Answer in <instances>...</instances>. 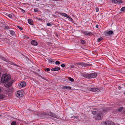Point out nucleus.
I'll return each instance as SVG.
<instances>
[{
    "instance_id": "26",
    "label": "nucleus",
    "mask_w": 125,
    "mask_h": 125,
    "mask_svg": "<svg viewBox=\"0 0 125 125\" xmlns=\"http://www.w3.org/2000/svg\"><path fill=\"white\" fill-rule=\"evenodd\" d=\"M16 124L15 121H13L11 123V125H16Z\"/></svg>"
},
{
    "instance_id": "44",
    "label": "nucleus",
    "mask_w": 125,
    "mask_h": 125,
    "mask_svg": "<svg viewBox=\"0 0 125 125\" xmlns=\"http://www.w3.org/2000/svg\"><path fill=\"white\" fill-rule=\"evenodd\" d=\"M96 12H98L99 11V9L97 7L96 8Z\"/></svg>"
},
{
    "instance_id": "29",
    "label": "nucleus",
    "mask_w": 125,
    "mask_h": 125,
    "mask_svg": "<svg viewBox=\"0 0 125 125\" xmlns=\"http://www.w3.org/2000/svg\"><path fill=\"white\" fill-rule=\"evenodd\" d=\"M121 11H124L125 10V7H123L121 9Z\"/></svg>"
},
{
    "instance_id": "34",
    "label": "nucleus",
    "mask_w": 125,
    "mask_h": 125,
    "mask_svg": "<svg viewBox=\"0 0 125 125\" xmlns=\"http://www.w3.org/2000/svg\"><path fill=\"white\" fill-rule=\"evenodd\" d=\"M17 27L21 30H22L23 29V28L22 27H21L20 26H17Z\"/></svg>"
},
{
    "instance_id": "38",
    "label": "nucleus",
    "mask_w": 125,
    "mask_h": 125,
    "mask_svg": "<svg viewBox=\"0 0 125 125\" xmlns=\"http://www.w3.org/2000/svg\"><path fill=\"white\" fill-rule=\"evenodd\" d=\"M45 70L47 72L49 71L50 70V69L48 68L45 69Z\"/></svg>"
},
{
    "instance_id": "40",
    "label": "nucleus",
    "mask_w": 125,
    "mask_h": 125,
    "mask_svg": "<svg viewBox=\"0 0 125 125\" xmlns=\"http://www.w3.org/2000/svg\"><path fill=\"white\" fill-rule=\"evenodd\" d=\"M20 10L22 11V12L24 13H25V11L24 10H23L21 8L20 9Z\"/></svg>"
},
{
    "instance_id": "18",
    "label": "nucleus",
    "mask_w": 125,
    "mask_h": 125,
    "mask_svg": "<svg viewBox=\"0 0 125 125\" xmlns=\"http://www.w3.org/2000/svg\"><path fill=\"white\" fill-rule=\"evenodd\" d=\"M94 110L92 112V113L93 114L95 115L98 112L97 110L95 108H94Z\"/></svg>"
},
{
    "instance_id": "7",
    "label": "nucleus",
    "mask_w": 125,
    "mask_h": 125,
    "mask_svg": "<svg viewBox=\"0 0 125 125\" xmlns=\"http://www.w3.org/2000/svg\"><path fill=\"white\" fill-rule=\"evenodd\" d=\"M78 64L79 65L84 66V67H86L87 66H90L91 65H92L91 64H88L87 63H83V62H81L80 63H78Z\"/></svg>"
},
{
    "instance_id": "19",
    "label": "nucleus",
    "mask_w": 125,
    "mask_h": 125,
    "mask_svg": "<svg viewBox=\"0 0 125 125\" xmlns=\"http://www.w3.org/2000/svg\"><path fill=\"white\" fill-rule=\"evenodd\" d=\"M81 42L82 44H86V42L85 41L83 40H81Z\"/></svg>"
},
{
    "instance_id": "12",
    "label": "nucleus",
    "mask_w": 125,
    "mask_h": 125,
    "mask_svg": "<svg viewBox=\"0 0 125 125\" xmlns=\"http://www.w3.org/2000/svg\"><path fill=\"white\" fill-rule=\"evenodd\" d=\"M60 68L59 67H55L51 69V71H57L60 70Z\"/></svg>"
},
{
    "instance_id": "6",
    "label": "nucleus",
    "mask_w": 125,
    "mask_h": 125,
    "mask_svg": "<svg viewBox=\"0 0 125 125\" xmlns=\"http://www.w3.org/2000/svg\"><path fill=\"white\" fill-rule=\"evenodd\" d=\"M88 89L89 90L93 92H95L99 90V89L98 88H94L90 87H88Z\"/></svg>"
},
{
    "instance_id": "53",
    "label": "nucleus",
    "mask_w": 125,
    "mask_h": 125,
    "mask_svg": "<svg viewBox=\"0 0 125 125\" xmlns=\"http://www.w3.org/2000/svg\"><path fill=\"white\" fill-rule=\"evenodd\" d=\"M1 116V115H0V116Z\"/></svg>"
},
{
    "instance_id": "28",
    "label": "nucleus",
    "mask_w": 125,
    "mask_h": 125,
    "mask_svg": "<svg viewBox=\"0 0 125 125\" xmlns=\"http://www.w3.org/2000/svg\"><path fill=\"white\" fill-rule=\"evenodd\" d=\"M68 18H69L70 20V21H71L72 22H73L74 21L73 20V19L71 18L69 16L68 17Z\"/></svg>"
},
{
    "instance_id": "9",
    "label": "nucleus",
    "mask_w": 125,
    "mask_h": 125,
    "mask_svg": "<svg viewBox=\"0 0 125 125\" xmlns=\"http://www.w3.org/2000/svg\"><path fill=\"white\" fill-rule=\"evenodd\" d=\"M31 43L32 45L34 46H37L38 44L37 42L35 40H32L31 41Z\"/></svg>"
},
{
    "instance_id": "39",
    "label": "nucleus",
    "mask_w": 125,
    "mask_h": 125,
    "mask_svg": "<svg viewBox=\"0 0 125 125\" xmlns=\"http://www.w3.org/2000/svg\"><path fill=\"white\" fill-rule=\"evenodd\" d=\"M47 25L48 26H51L52 25V24L50 23H47Z\"/></svg>"
},
{
    "instance_id": "5",
    "label": "nucleus",
    "mask_w": 125,
    "mask_h": 125,
    "mask_svg": "<svg viewBox=\"0 0 125 125\" xmlns=\"http://www.w3.org/2000/svg\"><path fill=\"white\" fill-rule=\"evenodd\" d=\"M13 82V81H10V82H7V83L4 84V86L7 87H11Z\"/></svg>"
},
{
    "instance_id": "49",
    "label": "nucleus",
    "mask_w": 125,
    "mask_h": 125,
    "mask_svg": "<svg viewBox=\"0 0 125 125\" xmlns=\"http://www.w3.org/2000/svg\"><path fill=\"white\" fill-rule=\"evenodd\" d=\"M71 87L70 86H68L67 89H71Z\"/></svg>"
},
{
    "instance_id": "48",
    "label": "nucleus",
    "mask_w": 125,
    "mask_h": 125,
    "mask_svg": "<svg viewBox=\"0 0 125 125\" xmlns=\"http://www.w3.org/2000/svg\"><path fill=\"white\" fill-rule=\"evenodd\" d=\"M95 27L96 28H98V25H96L95 26Z\"/></svg>"
},
{
    "instance_id": "43",
    "label": "nucleus",
    "mask_w": 125,
    "mask_h": 125,
    "mask_svg": "<svg viewBox=\"0 0 125 125\" xmlns=\"http://www.w3.org/2000/svg\"><path fill=\"white\" fill-rule=\"evenodd\" d=\"M70 66V68H73L74 67V66L73 65H71Z\"/></svg>"
},
{
    "instance_id": "30",
    "label": "nucleus",
    "mask_w": 125,
    "mask_h": 125,
    "mask_svg": "<svg viewBox=\"0 0 125 125\" xmlns=\"http://www.w3.org/2000/svg\"><path fill=\"white\" fill-rule=\"evenodd\" d=\"M54 59H50L49 60V61L50 62L52 63L54 62Z\"/></svg>"
},
{
    "instance_id": "52",
    "label": "nucleus",
    "mask_w": 125,
    "mask_h": 125,
    "mask_svg": "<svg viewBox=\"0 0 125 125\" xmlns=\"http://www.w3.org/2000/svg\"><path fill=\"white\" fill-rule=\"evenodd\" d=\"M118 88L119 89V90H120L121 89V87H120V86H119L118 87Z\"/></svg>"
},
{
    "instance_id": "35",
    "label": "nucleus",
    "mask_w": 125,
    "mask_h": 125,
    "mask_svg": "<svg viewBox=\"0 0 125 125\" xmlns=\"http://www.w3.org/2000/svg\"><path fill=\"white\" fill-rule=\"evenodd\" d=\"M61 66L62 67L64 68L65 67V65L64 64H62L61 65Z\"/></svg>"
},
{
    "instance_id": "22",
    "label": "nucleus",
    "mask_w": 125,
    "mask_h": 125,
    "mask_svg": "<svg viewBox=\"0 0 125 125\" xmlns=\"http://www.w3.org/2000/svg\"><path fill=\"white\" fill-rule=\"evenodd\" d=\"M5 95L0 93V99H2L5 97Z\"/></svg>"
},
{
    "instance_id": "21",
    "label": "nucleus",
    "mask_w": 125,
    "mask_h": 125,
    "mask_svg": "<svg viewBox=\"0 0 125 125\" xmlns=\"http://www.w3.org/2000/svg\"><path fill=\"white\" fill-rule=\"evenodd\" d=\"M10 34L11 35L13 36L15 32L13 31L10 30Z\"/></svg>"
},
{
    "instance_id": "36",
    "label": "nucleus",
    "mask_w": 125,
    "mask_h": 125,
    "mask_svg": "<svg viewBox=\"0 0 125 125\" xmlns=\"http://www.w3.org/2000/svg\"><path fill=\"white\" fill-rule=\"evenodd\" d=\"M0 58L2 60H3L4 61V59H5V58L1 56L0 57Z\"/></svg>"
},
{
    "instance_id": "25",
    "label": "nucleus",
    "mask_w": 125,
    "mask_h": 125,
    "mask_svg": "<svg viewBox=\"0 0 125 125\" xmlns=\"http://www.w3.org/2000/svg\"><path fill=\"white\" fill-rule=\"evenodd\" d=\"M3 28L5 30L8 29L10 28L9 26H5V25L4 27Z\"/></svg>"
},
{
    "instance_id": "37",
    "label": "nucleus",
    "mask_w": 125,
    "mask_h": 125,
    "mask_svg": "<svg viewBox=\"0 0 125 125\" xmlns=\"http://www.w3.org/2000/svg\"><path fill=\"white\" fill-rule=\"evenodd\" d=\"M4 61L6 62H9V60L6 58H5Z\"/></svg>"
},
{
    "instance_id": "1",
    "label": "nucleus",
    "mask_w": 125,
    "mask_h": 125,
    "mask_svg": "<svg viewBox=\"0 0 125 125\" xmlns=\"http://www.w3.org/2000/svg\"><path fill=\"white\" fill-rule=\"evenodd\" d=\"M11 78L10 76L9 75L7 74H3L2 76L1 81L2 83L8 82Z\"/></svg>"
},
{
    "instance_id": "24",
    "label": "nucleus",
    "mask_w": 125,
    "mask_h": 125,
    "mask_svg": "<svg viewBox=\"0 0 125 125\" xmlns=\"http://www.w3.org/2000/svg\"><path fill=\"white\" fill-rule=\"evenodd\" d=\"M8 62L9 64H12L13 65H15V66H16V64H15L14 63H13L12 62H11L10 61H9V62Z\"/></svg>"
},
{
    "instance_id": "10",
    "label": "nucleus",
    "mask_w": 125,
    "mask_h": 125,
    "mask_svg": "<svg viewBox=\"0 0 125 125\" xmlns=\"http://www.w3.org/2000/svg\"><path fill=\"white\" fill-rule=\"evenodd\" d=\"M49 115L54 118H57L58 117V116L56 115L54 113H51L49 114Z\"/></svg>"
},
{
    "instance_id": "8",
    "label": "nucleus",
    "mask_w": 125,
    "mask_h": 125,
    "mask_svg": "<svg viewBox=\"0 0 125 125\" xmlns=\"http://www.w3.org/2000/svg\"><path fill=\"white\" fill-rule=\"evenodd\" d=\"M113 33V31H105L104 32V35L105 36L107 35H110L112 34Z\"/></svg>"
},
{
    "instance_id": "11",
    "label": "nucleus",
    "mask_w": 125,
    "mask_h": 125,
    "mask_svg": "<svg viewBox=\"0 0 125 125\" xmlns=\"http://www.w3.org/2000/svg\"><path fill=\"white\" fill-rule=\"evenodd\" d=\"M104 125H115L112 122H111L110 121H108L107 122H105Z\"/></svg>"
},
{
    "instance_id": "16",
    "label": "nucleus",
    "mask_w": 125,
    "mask_h": 125,
    "mask_svg": "<svg viewBox=\"0 0 125 125\" xmlns=\"http://www.w3.org/2000/svg\"><path fill=\"white\" fill-rule=\"evenodd\" d=\"M124 109V107H121L118 108L116 110L117 112H121Z\"/></svg>"
},
{
    "instance_id": "20",
    "label": "nucleus",
    "mask_w": 125,
    "mask_h": 125,
    "mask_svg": "<svg viewBox=\"0 0 125 125\" xmlns=\"http://www.w3.org/2000/svg\"><path fill=\"white\" fill-rule=\"evenodd\" d=\"M103 39L104 38L103 37L97 39V42H99L103 40Z\"/></svg>"
},
{
    "instance_id": "54",
    "label": "nucleus",
    "mask_w": 125,
    "mask_h": 125,
    "mask_svg": "<svg viewBox=\"0 0 125 125\" xmlns=\"http://www.w3.org/2000/svg\"><path fill=\"white\" fill-rule=\"evenodd\" d=\"M124 94H125V92L124 93Z\"/></svg>"
},
{
    "instance_id": "45",
    "label": "nucleus",
    "mask_w": 125,
    "mask_h": 125,
    "mask_svg": "<svg viewBox=\"0 0 125 125\" xmlns=\"http://www.w3.org/2000/svg\"><path fill=\"white\" fill-rule=\"evenodd\" d=\"M34 11L35 12H38V10H37L36 9H34Z\"/></svg>"
},
{
    "instance_id": "50",
    "label": "nucleus",
    "mask_w": 125,
    "mask_h": 125,
    "mask_svg": "<svg viewBox=\"0 0 125 125\" xmlns=\"http://www.w3.org/2000/svg\"><path fill=\"white\" fill-rule=\"evenodd\" d=\"M11 89H10L9 90H8V92H10L11 91Z\"/></svg>"
},
{
    "instance_id": "17",
    "label": "nucleus",
    "mask_w": 125,
    "mask_h": 125,
    "mask_svg": "<svg viewBox=\"0 0 125 125\" xmlns=\"http://www.w3.org/2000/svg\"><path fill=\"white\" fill-rule=\"evenodd\" d=\"M60 15L62 16L65 17L67 18L69 16L67 14L64 13H61L60 14Z\"/></svg>"
},
{
    "instance_id": "4",
    "label": "nucleus",
    "mask_w": 125,
    "mask_h": 125,
    "mask_svg": "<svg viewBox=\"0 0 125 125\" xmlns=\"http://www.w3.org/2000/svg\"><path fill=\"white\" fill-rule=\"evenodd\" d=\"M24 94V92L23 90H20L17 92L16 94L17 96L18 97H20L22 96Z\"/></svg>"
},
{
    "instance_id": "23",
    "label": "nucleus",
    "mask_w": 125,
    "mask_h": 125,
    "mask_svg": "<svg viewBox=\"0 0 125 125\" xmlns=\"http://www.w3.org/2000/svg\"><path fill=\"white\" fill-rule=\"evenodd\" d=\"M68 79L72 82H73L74 81V79L73 78H72L70 77H68Z\"/></svg>"
},
{
    "instance_id": "42",
    "label": "nucleus",
    "mask_w": 125,
    "mask_h": 125,
    "mask_svg": "<svg viewBox=\"0 0 125 125\" xmlns=\"http://www.w3.org/2000/svg\"><path fill=\"white\" fill-rule=\"evenodd\" d=\"M68 88V86H64L63 87V88L64 89H67Z\"/></svg>"
},
{
    "instance_id": "33",
    "label": "nucleus",
    "mask_w": 125,
    "mask_h": 125,
    "mask_svg": "<svg viewBox=\"0 0 125 125\" xmlns=\"http://www.w3.org/2000/svg\"><path fill=\"white\" fill-rule=\"evenodd\" d=\"M8 16L10 18H12V15L10 14H8Z\"/></svg>"
},
{
    "instance_id": "15",
    "label": "nucleus",
    "mask_w": 125,
    "mask_h": 125,
    "mask_svg": "<svg viewBox=\"0 0 125 125\" xmlns=\"http://www.w3.org/2000/svg\"><path fill=\"white\" fill-rule=\"evenodd\" d=\"M82 33L84 35H90V34L91 33V32L88 31L83 32Z\"/></svg>"
},
{
    "instance_id": "41",
    "label": "nucleus",
    "mask_w": 125,
    "mask_h": 125,
    "mask_svg": "<svg viewBox=\"0 0 125 125\" xmlns=\"http://www.w3.org/2000/svg\"><path fill=\"white\" fill-rule=\"evenodd\" d=\"M118 3H123V1L122 0H119V2H118Z\"/></svg>"
},
{
    "instance_id": "13",
    "label": "nucleus",
    "mask_w": 125,
    "mask_h": 125,
    "mask_svg": "<svg viewBox=\"0 0 125 125\" xmlns=\"http://www.w3.org/2000/svg\"><path fill=\"white\" fill-rule=\"evenodd\" d=\"M28 22L29 24L31 25H33V21L32 19H30L28 20Z\"/></svg>"
},
{
    "instance_id": "47",
    "label": "nucleus",
    "mask_w": 125,
    "mask_h": 125,
    "mask_svg": "<svg viewBox=\"0 0 125 125\" xmlns=\"http://www.w3.org/2000/svg\"><path fill=\"white\" fill-rule=\"evenodd\" d=\"M38 76L40 77L41 78H42L43 79V77H42V76L41 75H38Z\"/></svg>"
},
{
    "instance_id": "14",
    "label": "nucleus",
    "mask_w": 125,
    "mask_h": 125,
    "mask_svg": "<svg viewBox=\"0 0 125 125\" xmlns=\"http://www.w3.org/2000/svg\"><path fill=\"white\" fill-rule=\"evenodd\" d=\"M26 83L25 82H23L21 83L20 85L21 86L23 87L26 85Z\"/></svg>"
},
{
    "instance_id": "31",
    "label": "nucleus",
    "mask_w": 125,
    "mask_h": 125,
    "mask_svg": "<svg viewBox=\"0 0 125 125\" xmlns=\"http://www.w3.org/2000/svg\"><path fill=\"white\" fill-rule=\"evenodd\" d=\"M4 24L2 22H1L0 23V26H1L3 27H4Z\"/></svg>"
},
{
    "instance_id": "46",
    "label": "nucleus",
    "mask_w": 125,
    "mask_h": 125,
    "mask_svg": "<svg viewBox=\"0 0 125 125\" xmlns=\"http://www.w3.org/2000/svg\"><path fill=\"white\" fill-rule=\"evenodd\" d=\"M55 35L56 37L58 38V34H55Z\"/></svg>"
},
{
    "instance_id": "3",
    "label": "nucleus",
    "mask_w": 125,
    "mask_h": 125,
    "mask_svg": "<svg viewBox=\"0 0 125 125\" xmlns=\"http://www.w3.org/2000/svg\"><path fill=\"white\" fill-rule=\"evenodd\" d=\"M97 74L95 72L92 73L90 74L85 73L83 74V77L88 79H90L95 77L97 76Z\"/></svg>"
},
{
    "instance_id": "27",
    "label": "nucleus",
    "mask_w": 125,
    "mask_h": 125,
    "mask_svg": "<svg viewBox=\"0 0 125 125\" xmlns=\"http://www.w3.org/2000/svg\"><path fill=\"white\" fill-rule=\"evenodd\" d=\"M36 19L37 20H39L41 21L42 20V19L40 17L38 16L36 17Z\"/></svg>"
},
{
    "instance_id": "2",
    "label": "nucleus",
    "mask_w": 125,
    "mask_h": 125,
    "mask_svg": "<svg viewBox=\"0 0 125 125\" xmlns=\"http://www.w3.org/2000/svg\"><path fill=\"white\" fill-rule=\"evenodd\" d=\"M108 110L106 109H104L102 111H100V112L95 116V119L98 120L101 119L103 117V114H105Z\"/></svg>"
},
{
    "instance_id": "32",
    "label": "nucleus",
    "mask_w": 125,
    "mask_h": 125,
    "mask_svg": "<svg viewBox=\"0 0 125 125\" xmlns=\"http://www.w3.org/2000/svg\"><path fill=\"white\" fill-rule=\"evenodd\" d=\"M55 63L57 65H59L60 64V62L59 61H56L55 62Z\"/></svg>"
},
{
    "instance_id": "51",
    "label": "nucleus",
    "mask_w": 125,
    "mask_h": 125,
    "mask_svg": "<svg viewBox=\"0 0 125 125\" xmlns=\"http://www.w3.org/2000/svg\"><path fill=\"white\" fill-rule=\"evenodd\" d=\"M24 38L25 39H28L29 38L28 37H26V38Z\"/></svg>"
}]
</instances>
